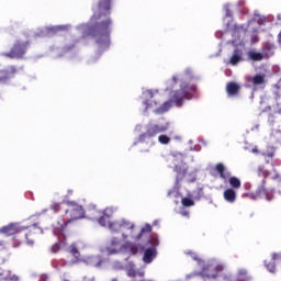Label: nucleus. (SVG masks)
<instances>
[{"label":"nucleus","instance_id":"3","mask_svg":"<svg viewBox=\"0 0 281 281\" xmlns=\"http://www.w3.org/2000/svg\"><path fill=\"white\" fill-rule=\"evenodd\" d=\"M105 251L109 256L123 254L124 251H133V244L130 241H122L120 237H111L108 241Z\"/></svg>","mask_w":281,"mask_h":281},{"label":"nucleus","instance_id":"36","mask_svg":"<svg viewBox=\"0 0 281 281\" xmlns=\"http://www.w3.org/2000/svg\"><path fill=\"white\" fill-rule=\"evenodd\" d=\"M226 10V16H229V8L227 5L224 7Z\"/></svg>","mask_w":281,"mask_h":281},{"label":"nucleus","instance_id":"40","mask_svg":"<svg viewBox=\"0 0 281 281\" xmlns=\"http://www.w3.org/2000/svg\"><path fill=\"white\" fill-rule=\"evenodd\" d=\"M27 245H34V241L27 240Z\"/></svg>","mask_w":281,"mask_h":281},{"label":"nucleus","instance_id":"24","mask_svg":"<svg viewBox=\"0 0 281 281\" xmlns=\"http://www.w3.org/2000/svg\"><path fill=\"white\" fill-rule=\"evenodd\" d=\"M181 203L184 207H192V205H194V201L190 198H183Z\"/></svg>","mask_w":281,"mask_h":281},{"label":"nucleus","instance_id":"31","mask_svg":"<svg viewBox=\"0 0 281 281\" xmlns=\"http://www.w3.org/2000/svg\"><path fill=\"white\" fill-rule=\"evenodd\" d=\"M269 173L262 167L259 168V177H267Z\"/></svg>","mask_w":281,"mask_h":281},{"label":"nucleus","instance_id":"2","mask_svg":"<svg viewBox=\"0 0 281 281\" xmlns=\"http://www.w3.org/2000/svg\"><path fill=\"white\" fill-rule=\"evenodd\" d=\"M189 80L190 75L183 74L173 76L167 83L169 87H175L176 89L171 92V102H175L178 106L182 100H190V93H192V91H196L195 87L188 88Z\"/></svg>","mask_w":281,"mask_h":281},{"label":"nucleus","instance_id":"43","mask_svg":"<svg viewBox=\"0 0 281 281\" xmlns=\"http://www.w3.org/2000/svg\"><path fill=\"white\" fill-rule=\"evenodd\" d=\"M0 247H3V241H0Z\"/></svg>","mask_w":281,"mask_h":281},{"label":"nucleus","instance_id":"18","mask_svg":"<svg viewBox=\"0 0 281 281\" xmlns=\"http://www.w3.org/2000/svg\"><path fill=\"white\" fill-rule=\"evenodd\" d=\"M249 82H252L256 87L258 85H265V75H256L255 77H251L248 79Z\"/></svg>","mask_w":281,"mask_h":281},{"label":"nucleus","instance_id":"32","mask_svg":"<svg viewBox=\"0 0 281 281\" xmlns=\"http://www.w3.org/2000/svg\"><path fill=\"white\" fill-rule=\"evenodd\" d=\"M127 276H128L130 278H135V276H136L135 270L130 269V270L127 271Z\"/></svg>","mask_w":281,"mask_h":281},{"label":"nucleus","instance_id":"21","mask_svg":"<svg viewBox=\"0 0 281 281\" xmlns=\"http://www.w3.org/2000/svg\"><path fill=\"white\" fill-rule=\"evenodd\" d=\"M171 106H172V102L168 101V102L164 103L162 106L155 110V113H157L158 115L161 114V113H166V112L170 111Z\"/></svg>","mask_w":281,"mask_h":281},{"label":"nucleus","instance_id":"9","mask_svg":"<svg viewBox=\"0 0 281 281\" xmlns=\"http://www.w3.org/2000/svg\"><path fill=\"white\" fill-rule=\"evenodd\" d=\"M157 257V249L155 247L148 248L145 250L144 257H143V262L146 265H150L153 260Z\"/></svg>","mask_w":281,"mask_h":281},{"label":"nucleus","instance_id":"11","mask_svg":"<svg viewBox=\"0 0 281 281\" xmlns=\"http://www.w3.org/2000/svg\"><path fill=\"white\" fill-rule=\"evenodd\" d=\"M175 170H176V172H178V176H177V183H179V180H180V179H183V177H186V180L189 181V183L192 182V181H196V176H195V175H192V176L190 177V176L186 175V171L179 170V167H178V166H176Z\"/></svg>","mask_w":281,"mask_h":281},{"label":"nucleus","instance_id":"20","mask_svg":"<svg viewBox=\"0 0 281 281\" xmlns=\"http://www.w3.org/2000/svg\"><path fill=\"white\" fill-rule=\"evenodd\" d=\"M247 56L250 60H262V58H265V55L254 50L248 52Z\"/></svg>","mask_w":281,"mask_h":281},{"label":"nucleus","instance_id":"30","mask_svg":"<svg viewBox=\"0 0 281 281\" xmlns=\"http://www.w3.org/2000/svg\"><path fill=\"white\" fill-rule=\"evenodd\" d=\"M266 267H267L268 271H270V273H273V271H276V266L273 263H271V265L266 263Z\"/></svg>","mask_w":281,"mask_h":281},{"label":"nucleus","instance_id":"17","mask_svg":"<svg viewBox=\"0 0 281 281\" xmlns=\"http://www.w3.org/2000/svg\"><path fill=\"white\" fill-rule=\"evenodd\" d=\"M3 280L18 281L19 277L10 276V271H5L0 268V281H3Z\"/></svg>","mask_w":281,"mask_h":281},{"label":"nucleus","instance_id":"6","mask_svg":"<svg viewBox=\"0 0 281 281\" xmlns=\"http://www.w3.org/2000/svg\"><path fill=\"white\" fill-rule=\"evenodd\" d=\"M223 265L216 263V261H211L202 269L203 278H216L221 271H223Z\"/></svg>","mask_w":281,"mask_h":281},{"label":"nucleus","instance_id":"44","mask_svg":"<svg viewBox=\"0 0 281 281\" xmlns=\"http://www.w3.org/2000/svg\"><path fill=\"white\" fill-rule=\"evenodd\" d=\"M145 104H146V109H148V106H149V105H148V102H146Z\"/></svg>","mask_w":281,"mask_h":281},{"label":"nucleus","instance_id":"27","mask_svg":"<svg viewBox=\"0 0 281 281\" xmlns=\"http://www.w3.org/2000/svg\"><path fill=\"white\" fill-rule=\"evenodd\" d=\"M60 30H67V26H54L48 29V32L56 33V32H60Z\"/></svg>","mask_w":281,"mask_h":281},{"label":"nucleus","instance_id":"13","mask_svg":"<svg viewBox=\"0 0 281 281\" xmlns=\"http://www.w3.org/2000/svg\"><path fill=\"white\" fill-rule=\"evenodd\" d=\"M240 61H243V52L236 49L231 56L229 65L236 66Z\"/></svg>","mask_w":281,"mask_h":281},{"label":"nucleus","instance_id":"8","mask_svg":"<svg viewBox=\"0 0 281 281\" xmlns=\"http://www.w3.org/2000/svg\"><path fill=\"white\" fill-rule=\"evenodd\" d=\"M94 15L95 16H102L109 14V10H111V0H99L98 8H94Z\"/></svg>","mask_w":281,"mask_h":281},{"label":"nucleus","instance_id":"37","mask_svg":"<svg viewBox=\"0 0 281 281\" xmlns=\"http://www.w3.org/2000/svg\"><path fill=\"white\" fill-rule=\"evenodd\" d=\"M267 155V157H273V149L271 150V153L265 154Z\"/></svg>","mask_w":281,"mask_h":281},{"label":"nucleus","instance_id":"26","mask_svg":"<svg viewBox=\"0 0 281 281\" xmlns=\"http://www.w3.org/2000/svg\"><path fill=\"white\" fill-rule=\"evenodd\" d=\"M254 21H256L260 25V24L265 23V16L256 13Z\"/></svg>","mask_w":281,"mask_h":281},{"label":"nucleus","instance_id":"1","mask_svg":"<svg viewBox=\"0 0 281 281\" xmlns=\"http://www.w3.org/2000/svg\"><path fill=\"white\" fill-rule=\"evenodd\" d=\"M113 207H108L103 211V215L99 218V224L102 227H108L111 232H115L116 234H122L123 238H134V240H139L142 238V234H148L153 231V226L150 224H146L142 229L140 233L135 236V223L128 220H119L116 222H111V216H113Z\"/></svg>","mask_w":281,"mask_h":281},{"label":"nucleus","instance_id":"28","mask_svg":"<svg viewBox=\"0 0 281 281\" xmlns=\"http://www.w3.org/2000/svg\"><path fill=\"white\" fill-rule=\"evenodd\" d=\"M65 225H67V223H59V228H55L54 234H60L63 229H65Z\"/></svg>","mask_w":281,"mask_h":281},{"label":"nucleus","instance_id":"10","mask_svg":"<svg viewBox=\"0 0 281 281\" xmlns=\"http://www.w3.org/2000/svg\"><path fill=\"white\" fill-rule=\"evenodd\" d=\"M19 232V226L11 224L0 228V234H5L7 236H12Z\"/></svg>","mask_w":281,"mask_h":281},{"label":"nucleus","instance_id":"23","mask_svg":"<svg viewBox=\"0 0 281 281\" xmlns=\"http://www.w3.org/2000/svg\"><path fill=\"white\" fill-rule=\"evenodd\" d=\"M100 258L98 257H90L88 259V265H91L92 267H100V262H99Z\"/></svg>","mask_w":281,"mask_h":281},{"label":"nucleus","instance_id":"33","mask_svg":"<svg viewBox=\"0 0 281 281\" xmlns=\"http://www.w3.org/2000/svg\"><path fill=\"white\" fill-rule=\"evenodd\" d=\"M60 245H63V244L59 243V244H56L55 246H53L54 254H56V251H58V249H60Z\"/></svg>","mask_w":281,"mask_h":281},{"label":"nucleus","instance_id":"25","mask_svg":"<svg viewBox=\"0 0 281 281\" xmlns=\"http://www.w3.org/2000/svg\"><path fill=\"white\" fill-rule=\"evenodd\" d=\"M158 142L160 144H170V137H168L167 135H160L158 137Z\"/></svg>","mask_w":281,"mask_h":281},{"label":"nucleus","instance_id":"38","mask_svg":"<svg viewBox=\"0 0 281 281\" xmlns=\"http://www.w3.org/2000/svg\"><path fill=\"white\" fill-rule=\"evenodd\" d=\"M245 273H247V271H245V270H239V276H245Z\"/></svg>","mask_w":281,"mask_h":281},{"label":"nucleus","instance_id":"39","mask_svg":"<svg viewBox=\"0 0 281 281\" xmlns=\"http://www.w3.org/2000/svg\"><path fill=\"white\" fill-rule=\"evenodd\" d=\"M183 216H189V213L188 212H182L181 213Z\"/></svg>","mask_w":281,"mask_h":281},{"label":"nucleus","instance_id":"16","mask_svg":"<svg viewBox=\"0 0 281 281\" xmlns=\"http://www.w3.org/2000/svg\"><path fill=\"white\" fill-rule=\"evenodd\" d=\"M238 89H240V86H238L236 82H229L226 86L228 95H236V93H238Z\"/></svg>","mask_w":281,"mask_h":281},{"label":"nucleus","instance_id":"5","mask_svg":"<svg viewBox=\"0 0 281 281\" xmlns=\"http://www.w3.org/2000/svg\"><path fill=\"white\" fill-rule=\"evenodd\" d=\"M109 25H111V20L100 24L97 29V34L94 35L97 38V43L99 45H108L109 43Z\"/></svg>","mask_w":281,"mask_h":281},{"label":"nucleus","instance_id":"41","mask_svg":"<svg viewBox=\"0 0 281 281\" xmlns=\"http://www.w3.org/2000/svg\"><path fill=\"white\" fill-rule=\"evenodd\" d=\"M252 153H258V148H252Z\"/></svg>","mask_w":281,"mask_h":281},{"label":"nucleus","instance_id":"4","mask_svg":"<svg viewBox=\"0 0 281 281\" xmlns=\"http://www.w3.org/2000/svg\"><path fill=\"white\" fill-rule=\"evenodd\" d=\"M168 128H170V123L168 122L161 125H149L147 128V132L140 135L139 139L140 142H146L147 139H150V137H155L156 135H159V133H166Z\"/></svg>","mask_w":281,"mask_h":281},{"label":"nucleus","instance_id":"15","mask_svg":"<svg viewBox=\"0 0 281 281\" xmlns=\"http://www.w3.org/2000/svg\"><path fill=\"white\" fill-rule=\"evenodd\" d=\"M224 199L227 203H234L236 201V191L234 189H226L224 191Z\"/></svg>","mask_w":281,"mask_h":281},{"label":"nucleus","instance_id":"35","mask_svg":"<svg viewBox=\"0 0 281 281\" xmlns=\"http://www.w3.org/2000/svg\"><path fill=\"white\" fill-rule=\"evenodd\" d=\"M272 260H280V255L273 254L272 255Z\"/></svg>","mask_w":281,"mask_h":281},{"label":"nucleus","instance_id":"7","mask_svg":"<svg viewBox=\"0 0 281 281\" xmlns=\"http://www.w3.org/2000/svg\"><path fill=\"white\" fill-rule=\"evenodd\" d=\"M68 205H70V220H67L66 223H71V221H76L78 218H82L85 216V210H82V206L74 203V202H69Z\"/></svg>","mask_w":281,"mask_h":281},{"label":"nucleus","instance_id":"14","mask_svg":"<svg viewBox=\"0 0 281 281\" xmlns=\"http://www.w3.org/2000/svg\"><path fill=\"white\" fill-rule=\"evenodd\" d=\"M23 54H25V49H23V47H21L20 45H15L8 56H10V58H21Z\"/></svg>","mask_w":281,"mask_h":281},{"label":"nucleus","instance_id":"22","mask_svg":"<svg viewBox=\"0 0 281 281\" xmlns=\"http://www.w3.org/2000/svg\"><path fill=\"white\" fill-rule=\"evenodd\" d=\"M229 186L234 188V190H238V188H240L241 183H240V179L236 178V177H231L228 179Z\"/></svg>","mask_w":281,"mask_h":281},{"label":"nucleus","instance_id":"19","mask_svg":"<svg viewBox=\"0 0 281 281\" xmlns=\"http://www.w3.org/2000/svg\"><path fill=\"white\" fill-rule=\"evenodd\" d=\"M69 254L76 258L74 262H80V252L78 251V246L76 244L70 246Z\"/></svg>","mask_w":281,"mask_h":281},{"label":"nucleus","instance_id":"45","mask_svg":"<svg viewBox=\"0 0 281 281\" xmlns=\"http://www.w3.org/2000/svg\"><path fill=\"white\" fill-rule=\"evenodd\" d=\"M199 265H201V259L198 260Z\"/></svg>","mask_w":281,"mask_h":281},{"label":"nucleus","instance_id":"29","mask_svg":"<svg viewBox=\"0 0 281 281\" xmlns=\"http://www.w3.org/2000/svg\"><path fill=\"white\" fill-rule=\"evenodd\" d=\"M143 98L146 100L148 98H153V91L147 90L143 93Z\"/></svg>","mask_w":281,"mask_h":281},{"label":"nucleus","instance_id":"12","mask_svg":"<svg viewBox=\"0 0 281 281\" xmlns=\"http://www.w3.org/2000/svg\"><path fill=\"white\" fill-rule=\"evenodd\" d=\"M215 168H216L217 172L220 173V177L222 179H224V181H227V179H229V177H232V173H229V171H227L225 169V165L217 164Z\"/></svg>","mask_w":281,"mask_h":281},{"label":"nucleus","instance_id":"34","mask_svg":"<svg viewBox=\"0 0 281 281\" xmlns=\"http://www.w3.org/2000/svg\"><path fill=\"white\" fill-rule=\"evenodd\" d=\"M151 245H154V247H157L159 245V241L157 240V238L151 239Z\"/></svg>","mask_w":281,"mask_h":281},{"label":"nucleus","instance_id":"42","mask_svg":"<svg viewBox=\"0 0 281 281\" xmlns=\"http://www.w3.org/2000/svg\"><path fill=\"white\" fill-rule=\"evenodd\" d=\"M193 260H199V258H196V255L192 256Z\"/></svg>","mask_w":281,"mask_h":281}]
</instances>
